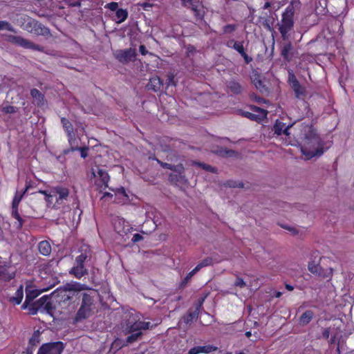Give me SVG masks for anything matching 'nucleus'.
I'll return each instance as SVG.
<instances>
[{"label": "nucleus", "mask_w": 354, "mask_h": 354, "mask_svg": "<svg viewBox=\"0 0 354 354\" xmlns=\"http://www.w3.org/2000/svg\"><path fill=\"white\" fill-rule=\"evenodd\" d=\"M303 145L301 152L307 159L324 153L322 141L318 136L316 129L312 125H306L303 128Z\"/></svg>", "instance_id": "1"}, {"label": "nucleus", "mask_w": 354, "mask_h": 354, "mask_svg": "<svg viewBox=\"0 0 354 354\" xmlns=\"http://www.w3.org/2000/svg\"><path fill=\"white\" fill-rule=\"evenodd\" d=\"M79 252L80 254L75 257L74 266L69 271V273L74 275L77 279H81L84 275L88 274L85 263L89 261L92 257V251L88 245L82 246Z\"/></svg>", "instance_id": "2"}, {"label": "nucleus", "mask_w": 354, "mask_h": 354, "mask_svg": "<svg viewBox=\"0 0 354 354\" xmlns=\"http://www.w3.org/2000/svg\"><path fill=\"white\" fill-rule=\"evenodd\" d=\"M295 9L292 6H288L286 11L282 15V19L280 23L277 24L279 30L283 40L286 41L288 39V32H290L294 26L293 16Z\"/></svg>", "instance_id": "3"}, {"label": "nucleus", "mask_w": 354, "mask_h": 354, "mask_svg": "<svg viewBox=\"0 0 354 354\" xmlns=\"http://www.w3.org/2000/svg\"><path fill=\"white\" fill-rule=\"evenodd\" d=\"M93 308V298L88 293H83L82 295L81 306L74 318L75 322H79L82 319L89 317L92 315Z\"/></svg>", "instance_id": "4"}, {"label": "nucleus", "mask_w": 354, "mask_h": 354, "mask_svg": "<svg viewBox=\"0 0 354 354\" xmlns=\"http://www.w3.org/2000/svg\"><path fill=\"white\" fill-rule=\"evenodd\" d=\"M248 109L249 111L242 109L238 110L239 114L242 117L257 122H261L267 117L268 111L266 109L258 107L255 105H250Z\"/></svg>", "instance_id": "5"}, {"label": "nucleus", "mask_w": 354, "mask_h": 354, "mask_svg": "<svg viewBox=\"0 0 354 354\" xmlns=\"http://www.w3.org/2000/svg\"><path fill=\"white\" fill-rule=\"evenodd\" d=\"M52 193L55 196V201L51 207L54 209H59L64 207L69 197L68 188L62 185L55 186L52 187Z\"/></svg>", "instance_id": "6"}, {"label": "nucleus", "mask_w": 354, "mask_h": 354, "mask_svg": "<svg viewBox=\"0 0 354 354\" xmlns=\"http://www.w3.org/2000/svg\"><path fill=\"white\" fill-rule=\"evenodd\" d=\"M8 41L24 48L32 49L40 52L44 51V48L43 46L36 44L21 36L10 35L8 36Z\"/></svg>", "instance_id": "7"}, {"label": "nucleus", "mask_w": 354, "mask_h": 354, "mask_svg": "<svg viewBox=\"0 0 354 354\" xmlns=\"http://www.w3.org/2000/svg\"><path fill=\"white\" fill-rule=\"evenodd\" d=\"M64 349L62 342H53L43 344L39 348L37 354H62Z\"/></svg>", "instance_id": "8"}, {"label": "nucleus", "mask_w": 354, "mask_h": 354, "mask_svg": "<svg viewBox=\"0 0 354 354\" xmlns=\"http://www.w3.org/2000/svg\"><path fill=\"white\" fill-rule=\"evenodd\" d=\"M136 48H128L124 50H117L114 53L115 57L122 64H127L135 60L136 57Z\"/></svg>", "instance_id": "9"}, {"label": "nucleus", "mask_w": 354, "mask_h": 354, "mask_svg": "<svg viewBox=\"0 0 354 354\" xmlns=\"http://www.w3.org/2000/svg\"><path fill=\"white\" fill-rule=\"evenodd\" d=\"M26 28L28 32L37 35H50V31L47 27L35 20L30 19L26 25Z\"/></svg>", "instance_id": "10"}, {"label": "nucleus", "mask_w": 354, "mask_h": 354, "mask_svg": "<svg viewBox=\"0 0 354 354\" xmlns=\"http://www.w3.org/2000/svg\"><path fill=\"white\" fill-rule=\"evenodd\" d=\"M151 327V322L144 321H135L130 322L129 321L126 324L125 330L127 333H137L142 332V330H147Z\"/></svg>", "instance_id": "11"}, {"label": "nucleus", "mask_w": 354, "mask_h": 354, "mask_svg": "<svg viewBox=\"0 0 354 354\" xmlns=\"http://www.w3.org/2000/svg\"><path fill=\"white\" fill-rule=\"evenodd\" d=\"M113 227L115 232L120 235L127 234L133 229L128 221L119 216L114 219Z\"/></svg>", "instance_id": "12"}, {"label": "nucleus", "mask_w": 354, "mask_h": 354, "mask_svg": "<svg viewBox=\"0 0 354 354\" xmlns=\"http://www.w3.org/2000/svg\"><path fill=\"white\" fill-rule=\"evenodd\" d=\"M15 277V270L10 266H0V281H9Z\"/></svg>", "instance_id": "13"}, {"label": "nucleus", "mask_w": 354, "mask_h": 354, "mask_svg": "<svg viewBox=\"0 0 354 354\" xmlns=\"http://www.w3.org/2000/svg\"><path fill=\"white\" fill-rule=\"evenodd\" d=\"M218 350V347L212 344L205 346H197L192 348L189 351L188 354H201V353H210L213 351Z\"/></svg>", "instance_id": "14"}, {"label": "nucleus", "mask_w": 354, "mask_h": 354, "mask_svg": "<svg viewBox=\"0 0 354 354\" xmlns=\"http://www.w3.org/2000/svg\"><path fill=\"white\" fill-rule=\"evenodd\" d=\"M61 123L62 124V127L66 131L68 142L70 144H71L72 140H75V133H74V129L72 123L66 118H61Z\"/></svg>", "instance_id": "15"}, {"label": "nucleus", "mask_w": 354, "mask_h": 354, "mask_svg": "<svg viewBox=\"0 0 354 354\" xmlns=\"http://www.w3.org/2000/svg\"><path fill=\"white\" fill-rule=\"evenodd\" d=\"M30 95L33 98V103L37 106H42L46 104L44 95L39 90H30Z\"/></svg>", "instance_id": "16"}, {"label": "nucleus", "mask_w": 354, "mask_h": 354, "mask_svg": "<svg viewBox=\"0 0 354 354\" xmlns=\"http://www.w3.org/2000/svg\"><path fill=\"white\" fill-rule=\"evenodd\" d=\"M202 302L193 311L188 310V312L183 316V319L186 324H191L195 319L198 317L199 308L201 306Z\"/></svg>", "instance_id": "17"}, {"label": "nucleus", "mask_w": 354, "mask_h": 354, "mask_svg": "<svg viewBox=\"0 0 354 354\" xmlns=\"http://www.w3.org/2000/svg\"><path fill=\"white\" fill-rule=\"evenodd\" d=\"M285 123L280 122L279 120H277L275 124L273 127V131L275 134L277 136H280L282 133L285 134L286 136L289 135V129L290 126L285 127Z\"/></svg>", "instance_id": "18"}, {"label": "nucleus", "mask_w": 354, "mask_h": 354, "mask_svg": "<svg viewBox=\"0 0 354 354\" xmlns=\"http://www.w3.org/2000/svg\"><path fill=\"white\" fill-rule=\"evenodd\" d=\"M189 8L194 12V15L197 20L203 19L205 15V10L203 6L199 3L198 1H196V3L192 4V6H189Z\"/></svg>", "instance_id": "19"}, {"label": "nucleus", "mask_w": 354, "mask_h": 354, "mask_svg": "<svg viewBox=\"0 0 354 354\" xmlns=\"http://www.w3.org/2000/svg\"><path fill=\"white\" fill-rule=\"evenodd\" d=\"M11 209H12V210H11L12 217L18 221V223L16 225V227L18 230H20L22 228V227L24 225V220L21 218V216H20V214L19 213V206L12 205Z\"/></svg>", "instance_id": "20"}, {"label": "nucleus", "mask_w": 354, "mask_h": 354, "mask_svg": "<svg viewBox=\"0 0 354 354\" xmlns=\"http://www.w3.org/2000/svg\"><path fill=\"white\" fill-rule=\"evenodd\" d=\"M39 252L43 256H49L51 253V245L48 241H41L38 244Z\"/></svg>", "instance_id": "21"}, {"label": "nucleus", "mask_w": 354, "mask_h": 354, "mask_svg": "<svg viewBox=\"0 0 354 354\" xmlns=\"http://www.w3.org/2000/svg\"><path fill=\"white\" fill-rule=\"evenodd\" d=\"M24 297V288L23 286L21 285L15 292V296L11 297L9 299V301L13 303L16 305H19L21 303Z\"/></svg>", "instance_id": "22"}, {"label": "nucleus", "mask_w": 354, "mask_h": 354, "mask_svg": "<svg viewBox=\"0 0 354 354\" xmlns=\"http://www.w3.org/2000/svg\"><path fill=\"white\" fill-rule=\"evenodd\" d=\"M293 49V46L290 42L284 44L281 48V55L285 60L289 62L291 59L290 52Z\"/></svg>", "instance_id": "23"}, {"label": "nucleus", "mask_w": 354, "mask_h": 354, "mask_svg": "<svg viewBox=\"0 0 354 354\" xmlns=\"http://www.w3.org/2000/svg\"><path fill=\"white\" fill-rule=\"evenodd\" d=\"M97 174L99 177V180L101 182V187L104 185V188L108 187L110 177L107 171L103 169H98Z\"/></svg>", "instance_id": "24"}, {"label": "nucleus", "mask_w": 354, "mask_h": 354, "mask_svg": "<svg viewBox=\"0 0 354 354\" xmlns=\"http://www.w3.org/2000/svg\"><path fill=\"white\" fill-rule=\"evenodd\" d=\"M314 316L313 311L310 310H306L299 317V324L303 326L308 324Z\"/></svg>", "instance_id": "25"}, {"label": "nucleus", "mask_w": 354, "mask_h": 354, "mask_svg": "<svg viewBox=\"0 0 354 354\" xmlns=\"http://www.w3.org/2000/svg\"><path fill=\"white\" fill-rule=\"evenodd\" d=\"M308 268L311 273L324 277L322 274V268L320 266L319 263H315L314 261H310L308 263Z\"/></svg>", "instance_id": "26"}, {"label": "nucleus", "mask_w": 354, "mask_h": 354, "mask_svg": "<svg viewBox=\"0 0 354 354\" xmlns=\"http://www.w3.org/2000/svg\"><path fill=\"white\" fill-rule=\"evenodd\" d=\"M40 294V292L37 289H32L27 287L26 289V299L32 302Z\"/></svg>", "instance_id": "27"}, {"label": "nucleus", "mask_w": 354, "mask_h": 354, "mask_svg": "<svg viewBox=\"0 0 354 354\" xmlns=\"http://www.w3.org/2000/svg\"><path fill=\"white\" fill-rule=\"evenodd\" d=\"M127 346L125 341L122 340L120 338H116L111 344V349L114 350L115 351H118L121 349L124 346Z\"/></svg>", "instance_id": "28"}, {"label": "nucleus", "mask_w": 354, "mask_h": 354, "mask_svg": "<svg viewBox=\"0 0 354 354\" xmlns=\"http://www.w3.org/2000/svg\"><path fill=\"white\" fill-rule=\"evenodd\" d=\"M128 16V12L126 10L124 9H118L116 10L115 17H116V22L118 24H120L123 22Z\"/></svg>", "instance_id": "29"}, {"label": "nucleus", "mask_w": 354, "mask_h": 354, "mask_svg": "<svg viewBox=\"0 0 354 354\" xmlns=\"http://www.w3.org/2000/svg\"><path fill=\"white\" fill-rule=\"evenodd\" d=\"M84 285L75 282L73 283H66L65 288L68 290L81 291L84 289Z\"/></svg>", "instance_id": "30"}, {"label": "nucleus", "mask_w": 354, "mask_h": 354, "mask_svg": "<svg viewBox=\"0 0 354 354\" xmlns=\"http://www.w3.org/2000/svg\"><path fill=\"white\" fill-rule=\"evenodd\" d=\"M194 165H197L200 167L201 168L203 169L204 170L215 174L217 171V169L216 167H214L209 165L201 162H194Z\"/></svg>", "instance_id": "31"}, {"label": "nucleus", "mask_w": 354, "mask_h": 354, "mask_svg": "<svg viewBox=\"0 0 354 354\" xmlns=\"http://www.w3.org/2000/svg\"><path fill=\"white\" fill-rule=\"evenodd\" d=\"M26 193L23 191L19 192L17 191L15 194V196L13 197L12 205H19L20 202L21 201L22 198L25 196Z\"/></svg>", "instance_id": "32"}, {"label": "nucleus", "mask_w": 354, "mask_h": 354, "mask_svg": "<svg viewBox=\"0 0 354 354\" xmlns=\"http://www.w3.org/2000/svg\"><path fill=\"white\" fill-rule=\"evenodd\" d=\"M131 335H129L126 339V343L128 345L129 344H132L138 340L139 337L142 335V332H137V333H130Z\"/></svg>", "instance_id": "33"}, {"label": "nucleus", "mask_w": 354, "mask_h": 354, "mask_svg": "<svg viewBox=\"0 0 354 354\" xmlns=\"http://www.w3.org/2000/svg\"><path fill=\"white\" fill-rule=\"evenodd\" d=\"M288 82L293 88H299V83L297 81L295 75L289 72L288 74Z\"/></svg>", "instance_id": "34"}, {"label": "nucleus", "mask_w": 354, "mask_h": 354, "mask_svg": "<svg viewBox=\"0 0 354 354\" xmlns=\"http://www.w3.org/2000/svg\"><path fill=\"white\" fill-rule=\"evenodd\" d=\"M71 151H80L81 157L83 158H86L88 156V147H71Z\"/></svg>", "instance_id": "35"}, {"label": "nucleus", "mask_w": 354, "mask_h": 354, "mask_svg": "<svg viewBox=\"0 0 354 354\" xmlns=\"http://www.w3.org/2000/svg\"><path fill=\"white\" fill-rule=\"evenodd\" d=\"M40 308L35 301H32L30 303L29 309H28V315H35L37 314Z\"/></svg>", "instance_id": "36"}, {"label": "nucleus", "mask_w": 354, "mask_h": 354, "mask_svg": "<svg viewBox=\"0 0 354 354\" xmlns=\"http://www.w3.org/2000/svg\"><path fill=\"white\" fill-rule=\"evenodd\" d=\"M224 185L225 187H233V188H235V187L242 188V187H243L244 185L242 182H236L235 180H229L224 183Z\"/></svg>", "instance_id": "37"}, {"label": "nucleus", "mask_w": 354, "mask_h": 354, "mask_svg": "<svg viewBox=\"0 0 354 354\" xmlns=\"http://www.w3.org/2000/svg\"><path fill=\"white\" fill-rule=\"evenodd\" d=\"M151 88H159L162 86L160 79L158 77H153L150 79Z\"/></svg>", "instance_id": "38"}, {"label": "nucleus", "mask_w": 354, "mask_h": 354, "mask_svg": "<svg viewBox=\"0 0 354 354\" xmlns=\"http://www.w3.org/2000/svg\"><path fill=\"white\" fill-rule=\"evenodd\" d=\"M8 30L11 32H15V30L14 29L10 23L3 21H0V30Z\"/></svg>", "instance_id": "39"}, {"label": "nucleus", "mask_w": 354, "mask_h": 354, "mask_svg": "<svg viewBox=\"0 0 354 354\" xmlns=\"http://www.w3.org/2000/svg\"><path fill=\"white\" fill-rule=\"evenodd\" d=\"M116 196H121L123 197V202H125L129 200V196L127 195L125 189L124 187H120L117 189L115 193Z\"/></svg>", "instance_id": "40"}, {"label": "nucleus", "mask_w": 354, "mask_h": 354, "mask_svg": "<svg viewBox=\"0 0 354 354\" xmlns=\"http://www.w3.org/2000/svg\"><path fill=\"white\" fill-rule=\"evenodd\" d=\"M157 162L163 169H169V170H171V171L176 169V167H175L174 165H171V164H169V163L164 162L162 161H160V160H157Z\"/></svg>", "instance_id": "41"}, {"label": "nucleus", "mask_w": 354, "mask_h": 354, "mask_svg": "<svg viewBox=\"0 0 354 354\" xmlns=\"http://www.w3.org/2000/svg\"><path fill=\"white\" fill-rule=\"evenodd\" d=\"M199 264L201 265L203 268L209 266L213 264V259L212 257H206L199 262Z\"/></svg>", "instance_id": "42"}, {"label": "nucleus", "mask_w": 354, "mask_h": 354, "mask_svg": "<svg viewBox=\"0 0 354 354\" xmlns=\"http://www.w3.org/2000/svg\"><path fill=\"white\" fill-rule=\"evenodd\" d=\"M17 108L14 106H11V105H7L4 107H3L2 109V111L4 112L5 113H14L15 112H17Z\"/></svg>", "instance_id": "43"}, {"label": "nucleus", "mask_w": 354, "mask_h": 354, "mask_svg": "<svg viewBox=\"0 0 354 354\" xmlns=\"http://www.w3.org/2000/svg\"><path fill=\"white\" fill-rule=\"evenodd\" d=\"M231 43H233V48L236 50L238 51L241 55V54H244V48H243V46L240 44V43H238L236 41H232Z\"/></svg>", "instance_id": "44"}, {"label": "nucleus", "mask_w": 354, "mask_h": 354, "mask_svg": "<svg viewBox=\"0 0 354 354\" xmlns=\"http://www.w3.org/2000/svg\"><path fill=\"white\" fill-rule=\"evenodd\" d=\"M295 97L298 99L304 100L306 97V90H294Z\"/></svg>", "instance_id": "45"}, {"label": "nucleus", "mask_w": 354, "mask_h": 354, "mask_svg": "<svg viewBox=\"0 0 354 354\" xmlns=\"http://www.w3.org/2000/svg\"><path fill=\"white\" fill-rule=\"evenodd\" d=\"M234 285L236 287L243 288L246 286V283L244 281V280L242 278L237 277L234 281Z\"/></svg>", "instance_id": "46"}, {"label": "nucleus", "mask_w": 354, "mask_h": 354, "mask_svg": "<svg viewBox=\"0 0 354 354\" xmlns=\"http://www.w3.org/2000/svg\"><path fill=\"white\" fill-rule=\"evenodd\" d=\"M192 277H193V275L191 274L190 272H189L185 276V277L181 281V282L180 283V287L184 288L187 284V283L190 281V279H192Z\"/></svg>", "instance_id": "47"}, {"label": "nucleus", "mask_w": 354, "mask_h": 354, "mask_svg": "<svg viewBox=\"0 0 354 354\" xmlns=\"http://www.w3.org/2000/svg\"><path fill=\"white\" fill-rule=\"evenodd\" d=\"M236 29V26L233 24H228L223 27L224 33H231Z\"/></svg>", "instance_id": "48"}, {"label": "nucleus", "mask_w": 354, "mask_h": 354, "mask_svg": "<svg viewBox=\"0 0 354 354\" xmlns=\"http://www.w3.org/2000/svg\"><path fill=\"white\" fill-rule=\"evenodd\" d=\"M46 301H47V296L46 295H44L43 297H41V298H39V299H37L35 302L37 304H38V306H39L40 308H41L45 305Z\"/></svg>", "instance_id": "49"}, {"label": "nucleus", "mask_w": 354, "mask_h": 354, "mask_svg": "<svg viewBox=\"0 0 354 354\" xmlns=\"http://www.w3.org/2000/svg\"><path fill=\"white\" fill-rule=\"evenodd\" d=\"M53 198H55V196L53 195V193H52V189H50V194L48 196L45 197V201L48 204V206H50L51 205H53Z\"/></svg>", "instance_id": "50"}, {"label": "nucleus", "mask_w": 354, "mask_h": 354, "mask_svg": "<svg viewBox=\"0 0 354 354\" xmlns=\"http://www.w3.org/2000/svg\"><path fill=\"white\" fill-rule=\"evenodd\" d=\"M66 3L71 7H80L81 6V1L77 0L75 1H71L70 0H66Z\"/></svg>", "instance_id": "51"}, {"label": "nucleus", "mask_w": 354, "mask_h": 354, "mask_svg": "<svg viewBox=\"0 0 354 354\" xmlns=\"http://www.w3.org/2000/svg\"><path fill=\"white\" fill-rule=\"evenodd\" d=\"M118 4L116 2L109 3L106 4V6H105V8H109L111 10H113V11L117 10H118Z\"/></svg>", "instance_id": "52"}, {"label": "nucleus", "mask_w": 354, "mask_h": 354, "mask_svg": "<svg viewBox=\"0 0 354 354\" xmlns=\"http://www.w3.org/2000/svg\"><path fill=\"white\" fill-rule=\"evenodd\" d=\"M142 239H143V236L142 235H140V234L137 233V234H133V236L131 241L133 243H137Z\"/></svg>", "instance_id": "53"}, {"label": "nucleus", "mask_w": 354, "mask_h": 354, "mask_svg": "<svg viewBox=\"0 0 354 354\" xmlns=\"http://www.w3.org/2000/svg\"><path fill=\"white\" fill-rule=\"evenodd\" d=\"M330 336V328H324L322 332V337L325 339H328Z\"/></svg>", "instance_id": "54"}, {"label": "nucleus", "mask_w": 354, "mask_h": 354, "mask_svg": "<svg viewBox=\"0 0 354 354\" xmlns=\"http://www.w3.org/2000/svg\"><path fill=\"white\" fill-rule=\"evenodd\" d=\"M167 80H168L167 86H176V84L174 82V76L173 75H169Z\"/></svg>", "instance_id": "55"}, {"label": "nucleus", "mask_w": 354, "mask_h": 354, "mask_svg": "<svg viewBox=\"0 0 354 354\" xmlns=\"http://www.w3.org/2000/svg\"><path fill=\"white\" fill-rule=\"evenodd\" d=\"M38 337H39V335H36L35 333H34L32 337L30 339L29 343L32 345H35V342H39V340L36 339V338H38Z\"/></svg>", "instance_id": "56"}, {"label": "nucleus", "mask_w": 354, "mask_h": 354, "mask_svg": "<svg viewBox=\"0 0 354 354\" xmlns=\"http://www.w3.org/2000/svg\"><path fill=\"white\" fill-rule=\"evenodd\" d=\"M139 50L142 55H146L148 53V50L144 45H140Z\"/></svg>", "instance_id": "57"}, {"label": "nucleus", "mask_w": 354, "mask_h": 354, "mask_svg": "<svg viewBox=\"0 0 354 354\" xmlns=\"http://www.w3.org/2000/svg\"><path fill=\"white\" fill-rule=\"evenodd\" d=\"M32 187V182L30 180L26 182V186L23 192H24L26 194V192Z\"/></svg>", "instance_id": "58"}, {"label": "nucleus", "mask_w": 354, "mask_h": 354, "mask_svg": "<svg viewBox=\"0 0 354 354\" xmlns=\"http://www.w3.org/2000/svg\"><path fill=\"white\" fill-rule=\"evenodd\" d=\"M241 56L243 57L246 64L250 63L252 60V58L249 57L245 52L244 54H241Z\"/></svg>", "instance_id": "59"}, {"label": "nucleus", "mask_w": 354, "mask_h": 354, "mask_svg": "<svg viewBox=\"0 0 354 354\" xmlns=\"http://www.w3.org/2000/svg\"><path fill=\"white\" fill-rule=\"evenodd\" d=\"M254 100L257 102H258L259 104H261V103L266 104V103L268 102V100H265V99H263V98H262L261 97H257V96H255Z\"/></svg>", "instance_id": "60"}, {"label": "nucleus", "mask_w": 354, "mask_h": 354, "mask_svg": "<svg viewBox=\"0 0 354 354\" xmlns=\"http://www.w3.org/2000/svg\"><path fill=\"white\" fill-rule=\"evenodd\" d=\"M30 303V301H28V300H26L25 299V301L24 302V304L21 306V309L22 310H26V309L28 310L29 309Z\"/></svg>", "instance_id": "61"}, {"label": "nucleus", "mask_w": 354, "mask_h": 354, "mask_svg": "<svg viewBox=\"0 0 354 354\" xmlns=\"http://www.w3.org/2000/svg\"><path fill=\"white\" fill-rule=\"evenodd\" d=\"M141 6L143 8L144 10H148L149 8L152 7V4L147 2H145L141 4Z\"/></svg>", "instance_id": "62"}, {"label": "nucleus", "mask_w": 354, "mask_h": 354, "mask_svg": "<svg viewBox=\"0 0 354 354\" xmlns=\"http://www.w3.org/2000/svg\"><path fill=\"white\" fill-rule=\"evenodd\" d=\"M175 167H176V169L173 170L174 171H177V172L181 173L184 170V167H183V164H179V165H175Z\"/></svg>", "instance_id": "63"}, {"label": "nucleus", "mask_w": 354, "mask_h": 354, "mask_svg": "<svg viewBox=\"0 0 354 354\" xmlns=\"http://www.w3.org/2000/svg\"><path fill=\"white\" fill-rule=\"evenodd\" d=\"M43 308L44 310H49L51 309V303L50 301H46Z\"/></svg>", "instance_id": "64"}]
</instances>
